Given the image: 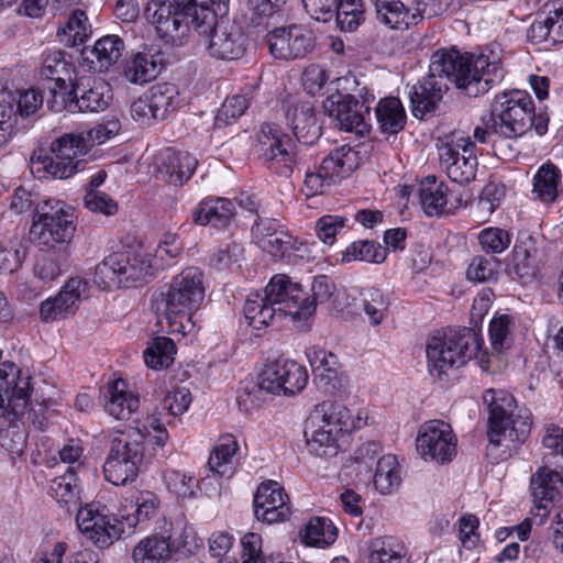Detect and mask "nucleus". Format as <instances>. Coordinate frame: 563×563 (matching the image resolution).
Masks as SVG:
<instances>
[{
  "label": "nucleus",
  "instance_id": "f257e3e1",
  "mask_svg": "<svg viewBox=\"0 0 563 563\" xmlns=\"http://www.w3.org/2000/svg\"><path fill=\"white\" fill-rule=\"evenodd\" d=\"M503 77L500 59L493 52L475 55L461 54L455 48L438 49L431 55L428 76L409 91L412 113L423 118L433 111L451 82L466 96L476 98Z\"/></svg>",
  "mask_w": 563,
  "mask_h": 563
},
{
  "label": "nucleus",
  "instance_id": "f03ea898",
  "mask_svg": "<svg viewBox=\"0 0 563 563\" xmlns=\"http://www.w3.org/2000/svg\"><path fill=\"white\" fill-rule=\"evenodd\" d=\"M183 253V244L175 234H166L155 254L112 253L96 266L93 283L101 289L133 287L152 277Z\"/></svg>",
  "mask_w": 563,
  "mask_h": 563
},
{
  "label": "nucleus",
  "instance_id": "7ed1b4c3",
  "mask_svg": "<svg viewBox=\"0 0 563 563\" xmlns=\"http://www.w3.org/2000/svg\"><path fill=\"white\" fill-rule=\"evenodd\" d=\"M243 311L247 323L260 330L275 318L307 321L313 316L314 308L300 284L292 283L287 275L277 274L265 287L264 296L258 292L249 295Z\"/></svg>",
  "mask_w": 563,
  "mask_h": 563
},
{
  "label": "nucleus",
  "instance_id": "20e7f679",
  "mask_svg": "<svg viewBox=\"0 0 563 563\" xmlns=\"http://www.w3.org/2000/svg\"><path fill=\"white\" fill-rule=\"evenodd\" d=\"M30 377L10 363L0 366V445L12 456L26 448V432L20 427L29 406Z\"/></svg>",
  "mask_w": 563,
  "mask_h": 563
},
{
  "label": "nucleus",
  "instance_id": "39448f33",
  "mask_svg": "<svg viewBox=\"0 0 563 563\" xmlns=\"http://www.w3.org/2000/svg\"><path fill=\"white\" fill-rule=\"evenodd\" d=\"M482 342L481 335L468 328L451 329L442 335L431 336L426 347L429 373L442 380L450 371L463 366L471 358L488 371L489 356L482 350Z\"/></svg>",
  "mask_w": 563,
  "mask_h": 563
},
{
  "label": "nucleus",
  "instance_id": "423d86ee",
  "mask_svg": "<svg viewBox=\"0 0 563 563\" xmlns=\"http://www.w3.org/2000/svg\"><path fill=\"white\" fill-rule=\"evenodd\" d=\"M203 298V274L199 268L187 267L176 275L164 294L168 331L183 334L190 332L195 328V311Z\"/></svg>",
  "mask_w": 563,
  "mask_h": 563
},
{
  "label": "nucleus",
  "instance_id": "0eeeda50",
  "mask_svg": "<svg viewBox=\"0 0 563 563\" xmlns=\"http://www.w3.org/2000/svg\"><path fill=\"white\" fill-rule=\"evenodd\" d=\"M483 401L488 409V440L492 449L501 445L503 440L521 443L531 430V413L518 408L512 395L503 389H487Z\"/></svg>",
  "mask_w": 563,
  "mask_h": 563
},
{
  "label": "nucleus",
  "instance_id": "6e6552de",
  "mask_svg": "<svg viewBox=\"0 0 563 563\" xmlns=\"http://www.w3.org/2000/svg\"><path fill=\"white\" fill-rule=\"evenodd\" d=\"M308 382L303 366L291 360H278L265 366L258 376V383L245 388L238 397L242 411L251 412L264 401V393L295 395L301 391Z\"/></svg>",
  "mask_w": 563,
  "mask_h": 563
},
{
  "label": "nucleus",
  "instance_id": "1a4fd4ad",
  "mask_svg": "<svg viewBox=\"0 0 563 563\" xmlns=\"http://www.w3.org/2000/svg\"><path fill=\"white\" fill-rule=\"evenodd\" d=\"M141 429L128 428L113 432L108 457L103 464L104 477L115 486L135 481L144 453Z\"/></svg>",
  "mask_w": 563,
  "mask_h": 563
},
{
  "label": "nucleus",
  "instance_id": "9d476101",
  "mask_svg": "<svg viewBox=\"0 0 563 563\" xmlns=\"http://www.w3.org/2000/svg\"><path fill=\"white\" fill-rule=\"evenodd\" d=\"M201 19L197 22V32L205 37L208 54L216 59L232 62L243 57L246 51V37L242 27L233 21L217 19L208 5L200 7Z\"/></svg>",
  "mask_w": 563,
  "mask_h": 563
},
{
  "label": "nucleus",
  "instance_id": "9b49d317",
  "mask_svg": "<svg viewBox=\"0 0 563 563\" xmlns=\"http://www.w3.org/2000/svg\"><path fill=\"white\" fill-rule=\"evenodd\" d=\"M534 102L525 90H511L497 95L493 103L490 121L494 133L506 139H517L533 125Z\"/></svg>",
  "mask_w": 563,
  "mask_h": 563
},
{
  "label": "nucleus",
  "instance_id": "f8f14e48",
  "mask_svg": "<svg viewBox=\"0 0 563 563\" xmlns=\"http://www.w3.org/2000/svg\"><path fill=\"white\" fill-rule=\"evenodd\" d=\"M206 3L198 0H152L145 9V16L163 40L174 43L185 35L189 23L197 30V22L201 19L200 7Z\"/></svg>",
  "mask_w": 563,
  "mask_h": 563
},
{
  "label": "nucleus",
  "instance_id": "ddd939ff",
  "mask_svg": "<svg viewBox=\"0 0 563 563\" xmlns=\"http://www.w3.org/2000/svg\"><path fill=\"white\" fill-rule=\"evenodd\" d=\"M74 213L65 202L46 199L37 201L31 238L43 245L69 242L75 232Z\"/></svg>",
  "mask_w": 563,
  "mask_h": 563
},
{
  "label": "nucleus",
  "instance_id": "4468645a",
  "mask_svg": "<svg viewBox=\"0 0 563 563\" xmlns=\"http://www.w3.org/2000/svg\"><path fill=\"white\" fill-rule=\"evenodd\" d=\"M88 143L81 134H64L51 145L49 155L34 153L32 163L38 165L54 178L65 179L74 175L80 168L81 156L87 154Z\"/></svg>",
  "mask_w": 563,
  "mask_h": 563
},
{
  "label": "nucleus",
  "instance_id": "2eb2a0df",
  "mask_svg": "<svg viewBox=\"0 0 563 563\" xmlns=\"http://www.w3.org/2000/svg\"><path fill=\"white\" fill-rule=\"evenodd\" d=\"M76 522L81 533L99 548H107L125 538L121 519L113 517L106 506L87 504L78 509Z\"/></svg>",
  "mask_w": 563,
  "mask_h": 563
},
{
  "label": "nucleus",
  "instance_id": "dca6fc26",
  "mask_svg": "<svg viewBox=\"0 0 563 563\" xmlns=\"http://www.w3.org/2000/svg\"><path fill=\"white\" fill-rule=\"evenodd\" d=\"M269 54L282 60L302 59L313 52L316 37L301 24L275 27L265 36Z\"/></svg>",
  "mask_w": 563,
  "mask_h": 563
},
{
  "label": "nucleus",
  "instance_id": "f3484780",
  "mask_svg": "<svg viewBox=\"0 0 563 563\" xmlns=\"http://www.w3.org/2000/svg\"><path fill=\"white\" fill-rule=\"evenodd\" d=\"M260 157L266 167L282 177H290L295 165L291 140L280 129L264 123L258 133Z\"/></svg>",
  "mask_w": 563,
  "mask_h": 563
},
{
  "label": "nucleus",
  "instance_id": "a211bd4d",
  "mask_svg": "<svg viewBox=\"0 0 563 563\" xmlns=\"http://www.w3.org/2000/svg\"><path fill=\"white\" fill-rule=\"evenodd\" d=\"M325 112L336 122L341 131L364 136L371 130V106L353 95L335 93L325 99Z\"/></svg>",
  "mask_w": 563,
  "mask_h": 563
},
{
  "label": "nucleus",
  "instance_id": "6ab92c4d",
  "mask_svg": "<svg viewBox=\"0 0 563 563\" xmlns=\"http://www.w3.org/2000/svg\"><path fill=\"white\" fill-rule=\"evenodd\" d=\"M416 448L424 461L444 464L452 461L456 454V438L449 423L430 420L420 427Z\"/></svg>",
  "mask_w": 563,
  "mask_h": 563
},
{
  "label": "nucleus",
  "instance_id": "aec40b11",
  "mask_svg": "<svg viewBox=\"0 0 563 563\" xmlns=\"http://www.w3.org/2000/svg\"><path fill=\"white\" fill-rule=\"evenodd\" d=\"M441 167L448 177L457 184H467L475 179L477 156L475 144L461 137L455 143H445L439 147Z\"/></svg>",
  "mask_w": 563,
  "mask_h": 563
},
{
  "label": "nucleus",
  "instance_id": "412c9836",
  "mask_svg": "<svg viewBox=\"0 0 563 563\" xmlns=\"http://www.w3.org/2000/svg\"><path fill=\"white\" fill-rule=\"evenodd\" d=\"M88 283L80 278H70L53 298L41 303L40 314L43 321L52 322L73 316L81 298L87 296Z\"/></svg>",
  "mask_w": 563,
  "mask_h": 563
},
{
  "label": "nucleus",
  "instance_id": "4be33fe9",
  "mask_svg": "<svg viewBox=\"0 0 563 563\" xmlns=\"http://www.w3.org/2000/svg\"><path fill=\"white\" fill-rule=\"evenodd\" d=\"M254 514L267 523L284 521L289 515L288 496L275 481L262 483L254 496Z\"/></svg>",
  "mask_w": 563,
  "mask_h": 563
},
{
  "label": "nucleus",
  "instance_id": "5701e85b",
  "mask_svg": "<svg viewBox=\"0 0 563 563\" xmlns=\"http://www.w3.org/2000/svg\"><path fill=\"white\" fill-rule=\"evenodd\" d=\"M173 523L165 522L161 531L140 540L132 551L134 563H168L174 553Z\"/></svg>",
  "mask_w": 563,
  "mask_h": 563
},
{
  "label": "nucleus",
  "instance_id": "b1692460",
  "mask_svg": "<svg viewBox=\"0 0 563 563\" xmlns=\"http://www.w3.org/2000/svg\"><path fill=\"white\" fill-rule=\"evenodd\" d=\"M197 159L188 152L164 148L156 155V170L168 184L183 186L188 181L196 167Z\"/></svg>",
  "mask_w": 563,
  "mask_h": 563
},
{
  "label": "nucleus",
  "instance_id": "393cba45",
  "mask_svg": "<svg viewBox=\"0 0 563 563\" xmlns=\"http://www.w3.org/2000/svg\"><path fill=\"white\" fill-rule=\"evenodd\" d=\"M235 217L234 203L225 198H207L192 210V220L198 225H212L217 229L227 228Z\"/></svg>",
  "mask_w": 563,
  "mask_h": 563
},
{
  "label": "nucleus",
  "instance_id": "a878e982",
  "mask_svg": "<svg viewBox=\"0 0 563 563\" xmlns=\"http://www.w3.org/2000/svg\"><path fill=\"white\" fill-rule=\"evenodd\" d=\"M544 18L538 19L529 27L528 36L532 42L550 41L553 44L563 42V0H553L547 4Z\"/></svg>",
  "mask_w": 563,
  "mask_h": 563
},
{
  "label": "nucleus",
  "instance_id": "bb28decb",
  "mask_svg": "<svg viewBox=\"0 0 563 563\" xmlns=\"http://www.w3.org/2000/svg\"><path fill=\"white\" fill-rule=\"evenodd\" d=\"M286 118L294 135L300 143L312 145L321 136V125L318 123L314 109L310 102L290 108Z\"/></svg>",
  "mask_w": 563,
  "mask_h": 563
},
{
  "label": "nucleus",
  "instance_id": "cd10ccee",
  "mask_svg": "<svg viewBox=\"0 0 563 563\" xmlns=\"http://www.w3.org/2000/svg\"><path fill=\"white\" fill-rule=\"evenodd\" d=\"M162 69L163 58L159 52H139L124 63L122 75L133 85H144L154 80Z\"/></svg>",
  "mask_w": 563,
  "mask_h": 563
},
{
  "label": "nucleus",
  "instance_id": "c85d7f7f",
  "mask_svg": "<svg viewBox=\"0 0 563 563\" xmlns=\"http://www.w3.org/2000/svg\"><path fill=\"white\" fill-rule=\"evenodd\" d=\"M377 20L391 30H407L421 20L419 9L412 11L400 0H375Z\"/></svg>",
  "mask_w": 563,
  "mask_h": 563
},
{
  "label": "nucleus",
  "instance_id": "c756f323",
  "mask_svg": "<svg viewBox=\"0 0 563 563\" xmlns=\"http://www.w3.org/2000/svg\"><path fill=\"white\" fill-rule=\"evenodd\" d=\"M113 98L111 86L104 80L77 82L76 113L104 111Z\"/></svg>",
  "mask_w": 563,
  "mask_h": 563
},
{
  "label": "nucleus",
  "instance_id": "7c9ffc66",
  "mask_svg": "<svg viewBox=\"0 0 563 563\" xmlns=\"http://www.w3.org/2000/svg\"><path fill=\"white\" fill-rule=\"evenodd\" d=\"M133 506V514L121 516L125 537L132 534L137 526L146 527L148 521L157 519L161 515V500L153 492H140L134 498Z\"/></svg>",
  "mask_w": 563,
  "mask_h": 563
},
{
  "label": "nucleus",
  "instance_id": "2f4dec72",
  "mask_svg": "<svg viewBox=\"0 0 563 563\" xmlns=\"http://www.w3.org/2000/svg\"><path fill=\"white\" fill-rule=\"evenodd\" d=\"M358 153L350 145L333 148L321 162L320 167L336 184L349 177L358 166Z\"/></svg>",
  "mask_w": 563,
  "mask_h": 563
},
{
  "label": "nucleus",
  "instance_id": "473e14b6",
  "mask_svg": "<svg viewBox=\"0 0 563 563\" xmlns=\"http://www.w3.org/2000/svg\"><path fill=\"white\" fill-rule=\"evenodd\" d=\"M140 400L136 395L128 390L123 379L113 380L108 385V400L106 411L118 420H126L139 409Z\"/></svg>",
  "mask_w": 563,
  "mask_h": 563
},
{
  "label": "nucleus",
  "instance_id": "72a5a7b5",
  "mask_svg": "<svg viewBox=\"0 0 563 563\" xmlns=\"http://www.w3.org/2000/svg\"><path fill=\"white\" fill-rule=\"evenodd\" d=\"M561 482V475L548 467H541L531 478L532 496L538 509L544 511L543 518L549 515L548 504L555 501L560 496L558 485Z\"/></svg>",
  "mask_w": 563,
  "mask_h": 563
},
{
  "label": "nucleus",
  "instance_id": "f704fd0d",
  "mask_svg": "<svg viewBox=\"0 0 563 563\" xmlns=\"http://www.w3.org/2000/svg\"><path fill=\"white\" fill-rule=\"evenodd\" d=\"M309 417L316 423H323L341 437L354 428L350 410L343 404L335 401L328 400L317 405Z\"/></svg>",
  "mask_w": 563,
  "mask_h": 563
},
{
  "label": "nucleus",
  "instance_id": "c9c22d12",
  "mask_svg": "<svg viewBox=\"0 0 563 563\" xmlns=\"http://www.w3.org/2000/svg\"><path fill=\"white\" fill-rule=\"evenodd\" d=\"M305 437L309 451L320 457H332L339 451V435L328 429L323 423H316L308 418L305 427Z\"/></svg>",
  "mask_w": 563,
  "mask_h": 563
},
{
  "label": "nucleus",
  "instance_id": "e433bc0d",
  "mask_svg": "<svg viewBox=\"0 0 563 563\" xmlns=\"http://www.w3.org/2000/svg\"><path fill=\"white\" fill-rule=\"evenodd\" d=\"M146 93L158 121L168 118L169 114L176 112L184 103L177 86L170 82L156 84Z\"/></svg>",
  "mask_w": 563,
  "mask_h": 563
},
{
  "label": "nucleus",
  "instance_id": "4c0bfd02",
  "mask_svg": "<svg viewBox=\"0 0 563 563\" xmlns=\"http://www.w3.org/2000/svg\"><path fill=\"white\" fill-rule=\"evenodd\" d=\"M446 191V186L439 183L435 177H427L420 183L418 195L426 214L433 217L444 212L448 203Z\"/></svg>",
  "mask_w": 563,
  "mask_h": 563
},
{
  "label": "nucleus",
  "instance_id": "58836bf2",
  "mask_svg": "<svg viewBox=\"0 0 563 563\" xmlns=\"http://www.w3.org/2000/svg\"><path fill=\"white\" fill-rule=\"evenodd\" d=\"M376 118L384 133L396 134L406 123L404 107L398 98L382 99L376 107Z\"/></svg>",
  "mask_w": 563,
  "mask_h": 563
},
{
  "label": "nucleus",
  "instance_id": "ea45409f",
  "mask_svg": "<svg viewBox=\"0 0 563 563\" xmlns=\"http://www.w3.org/2000/svg\"><path fill=\"white\" fill-rule=\"evenodd\" d=\"M124 49L125 44L120 36L114 34L102 36L90 51L95 58L92 63L97 64L100 71L108 70L121 58Z\"/></svg>",
  "mask_w": 563,
  "mask_h": 563
},
{
  "label": "nucleus",
  "instance_id": "a19ab883",
  "mask_svg": "<svg viewBox=\"0 0 563 563\" xmlns=\"http://www.w3.org/2000/svg\"><path fill=\"white\" fill-rule=\"evenodd\" d=\"M401 484L400 465L393 454H387L378 459L374 474L375 488L380 494H390Z\"/></svg>",
  "mask_w": 563,
  "mask_h": 563
},
{
  "label": "nucleus",
  "instance_id": "79ce46f5",
  "mask_svg": "<svg viewBox=\"0 0 563 563\" xmlns=\"http://www.w3.org/2000/svg\"><path fill=\"white\" fill-rule=\"evenodd\" d=\"M78 483L75 474V467L69 466L65 474L55 477L49 486V494L68 512L76 508L78 504Z\"/></svg>",
  "mask_w": 563,
  "mask_h": 563
},
{
  "label": "nucleus",
  "instance_id": "37998d69",
  "mask_svg": "<svg viewBox=\"0 0 563 563\" xmlns=\"http://www.w3.org/2000/svg\"><path fill=\"white\" fill-rule=\"evenodd\" d=\"M306 355L314 377L324 385H331L338 378V357L319 346L309 347Z\"/></svg>",
  "mask_w": 563,
  "mask_h": 563
},
{
  "label": "nucleus",
  "instance_id": "c03bdc74",
  "mask_svg": "<svg viewBox=\"0 0 563 563\" xmlns=\"http://www.w3.org/2000/svg\"><path fill=\"white\" fill-rule=\"evenodd\" d=\"M369 563H409L405 545L393 537L375 539L369 547Z\"/></svg>",
  "mask_w": 563,
  "mask_h": 563
},
{
  "label": "nucleus",
  "instance_id": "a18cd8bd",
  "mask_svg": "<svg viewBox=\"0 0 563 563\" xmlns=\"http://www.w3.org/2000/svg\"><path fill=\"white\" fill-rule=\"evenodd\" d=\"M75 67L66 59L63 51H51L44 57L41 76L52 82H71Z\"/></svg>",
  "mask_w": 563,
  "mask_h": 563
},
{
  "label": "nucleus",
  "instance_id": "49530a36",
  "mask_svg": "<svg viewBox=\"0 0 563 563\" xmlns=\"http://www.w3.org/2000/svg\"><path fill=\"white\" fill-rule=\"evenodd\" d=\"M507 273L512 279L521 284L531 282L536 276V265L530 250L525 244H516L511 260L507 265Z\"/></svg>",
  "mask_w": 563,
  "mask_h": 563
},
{
  "label": "nucleus",
  "instance_id": "de8ad7c7",
  "mask_svg": "<svg viewBox=\"0 0 563 563\" xmlns=\"http://www.w3.org/2000/svg\"><path fill=\"white\" fill-rule=\"evenodd\" d=\"M334 15L341 31H356L365 21V11L362 0H338Z\"/></svg>",
  "mask_w": 563,
  "mask_h": 563
},
{
  "label": "nucleus",
  "instance_id": "09e8293b",
  "mask_svg": "<svg viewBox=\"0 0 563 563\" xmlns=\"http://www.w3.org/2000/svg\"><path fill=\"white\" fill-rule=\"evenodd\" d=\"M176 346L169 338L157 336L143 353L145 364L154 369L168 367L174 362Z\"/></svg>",
  "mask_w": 563,
  "mask_h": 563
},
{
  "label": "nucleus",
  "instance_id": "8fccbe9b",
  "mask_svg": "<svg viewBox=\"0 0 563 563\" xmlns=\"http://www.w3.org/2000/svg\"><path fill=\"white\" fill-rule=\"evenodd\" d=\"M560 170L552 164L543 165L534 176L533 192L545 202H553L559 195Z\"/></svg>",
  "mask_w": 563,
  "mask_h": 563
},
{
  "label": "nucleus",
  "instance_id": "3c124183",
  "mask_svg": "<svg viewBox=\"0 0 563 563\" xmlns=\"http://www.w3.org/2000/svg\"><path fill=\"white\" fill-rule=\"evenodd\" d=\"M238 448V442L232 435L221 438L208 460L210 470L221 476H231L232 468L230 464Z\"/></svg>",
  "mask_w": 563,
  "mask_h": 563
},
{
  "label": "nucleus",
  "instance_id": "603ef678",
  "mask_svg": "<svg viewBox=\"0 0 563 563\" xmlns=\"http://www.w3.org/2000/svg\"><path fill=\"white\" fill-rule=\"evenodd\" d=\"M362 308L372 325H379L387 316L388 297L378 288H367L361 292Z\"/></svg>",
  "mask_w": 563,
  "mask_h": 563
},
{
  "label": "nucleus",
  "instance_id": "864d4df0",
  "mask_svg": "<svg viewBox=\"0 0 563 563\" xmlns=\"http://www.w3.org/2000/svg\"><path fill=\"white\" fill-rule=\"evenodd\" d=\"M51 98L47 100V108L56 113L68 111L76 113L77 82H53L48 86Z\"/></svg>",
  "mask_w": 563,
  "mask_h": 563
},
{
  "label": "nucleus",
  "instance_id": "5fc2aeb1",
  "mask_svg": "<svg viewBox=\"0 0 563 563\" xmlns=\"http://www.w3.org/2000/svg\"><path fill=\"white\" fill-rule=\"evenodd\" d=\"M338 537V529L322 517L311 519L302 533L303 541L309 545L325 547L332 544Z\"/></svg>",
  "mask_w": 563,
  "mask_h": 563
},
{
  "label": "nucleus",
  "instance_id": "6e6d98bb",
  "mask_svg": "<svg viewBox=\"0 0 563 563\" xmlns=\"http://www.w3.org/2000/svg\"><path fill=\"white\" fill-rule=\"evenodd\" d=\"M385 260L386 251L379 244L368 240L353 242L342 253L343 263L362 261L379 264Z\"/></svg>",
  "mask_w": 563,
  "mask_h": 563
},
{
  "label": "nucleus",
  "instance_id": "4d7b16f0",
  "mask_svg": "<svg viewBox=\"0 0 563 563\" xmlns=\"http://www.w3.org/2000/svg\"><path fill=\"white\" fill-rule=\"evenodd\" d=\"M91 33V26L85 11L75 10L68 18L66 25L58 30V36H67V44L71 46L85 42Z\"/></svg>",
  "mask_w": 563,
  "mask_h": 563
},
{
  "label": "nucleus",
  "instance_id": "13d9d810",
  "mask_svg": "<svg viewBox=\"0 0 563 563\" xmlns=\"http://www.w3.org/2000/svg\"><path fill=\"white\" fill-rule=\"evenodd\" d=\"M499 261L494 256H475L468 265L467 278L485 283L497 279Z\"/></svg>",
  "mask_w": 563,
  "mask_h": 563
},
{
  "label": "nucleus",
  "instance_id": "bf43d9fd",
  "mask_svg": "<svg viewBox=\"0 0 563 563\" xmlns=\"http://www.w3.org/2000/svg\"><path fill=\"white\" fill-rule=\"evenodd\" d=\"M478 242L486 253L500 254L509 247L511 236L505 229L490 227L479 232Z\"/></svg>",
  "mask_w": 563,
  "mask_h": 563
},
{
  "label": "nucleus",
  "instance_id": "052dcab7",
  "mask_svg": "<svg viewBox=\"0 0 563 563\" xmlns=\"http://www.w3.org/2000/svg\"><path fill=\"white\" fill-rule=\"evenodd\" d=\"M164 481L167 488L180 498L192 497L197 487L195 477L176 470L166 471Z\"/></svg>",
  "mask_w": 563,
  "mask_h": 563
},
{
  "label": "nucleus",
  "instance_id": "680f3d73",
  "mask_svg": "<svg viewBox=\"0 0 563 563\" xmlns=\"http://www.w3.org/2000/svg\"><path fill=\"white\" fill-rule=\"evenodd\" d=\"M191 394L188 388L179 387L169 391L161 402L162 411H166L170 417L183 415L189 408Z\"/></svg>",
  "mask_w": 563,
  "mask_h": 563
},
{
  "label": "nucleus",
  "instance_id": "e2e57ef3",
  "mask_svg": "<svg viewBox=\"0 0 563 563\" xmlns=\"http://www.w3.org/2000/svg\"><path fill=\"white\" fill-rule=\"evenodd\" d=\"M510 323L511 318L507 314H501L494 318L489 324V336L493 350L501 352L510 345Z\"/></svg>",
  "mask_w": 563,
  "mask_h": 563
},
{
  "label": "nucleus",
  "instance_id": "0e129e2a",
  "mask_svg": "<svg viewBox=\"0 0 563 563\" xmlns=\"http://www.w3.org/2000/svg\"><path fill=\"white\" fill-rule=\"evenodd\" d=\"M84 202L90 211L100 212L106 216H112L118 210L117 202L100 190L88 189Z\"/></svg>",
  "mask_w": 563,
  "mask_h": 563
},
{
  "label": "nucleus",
  "instance_id": "69168bd1",
  "mask_svg": "<svg viewBox=\"0 0 563 563\" xmlns=\"http://www.w3.org/2000/svg\"><path fill=\"white\" fill-rule=\"evenodd\" d=\"M504 196L505 187L503 185L489 183L483 188L477 207L489 216L500 205Z\"/></svg>",
  "mask_w": 563,
  "mask_h": 563
},
{
  "label": "nucleus",
  "instance_id": "338daca9",
  "mask_svg": "<svg viewBox=\"0 0 563 563\" xmlns=\"http://www.w3.org/2000/svg\"><path fill=\"white\" fill-rule=\"evenodd\" d=\"M249 107V99L243 95L228 97L218 112L217 121L229 123V119L241 117Z\"/></svg>",
  "mask_w": 563,
  "mask_h": 563
},
{
  "label": "nucleus",
  "instance_id": "774afa93",
  "mask_svg": "<svg viewBox=\"0 0 563 563\" xmlns=\"http://www.w3.org/2000/svg\"><path fill=\"white\" fill-rule=\"evenodd\" d=\"M241 563H265L262 555V538L254 532L246 533L241 539Z\"/></svg>",
  "mask_w": 563,
  "mask_h": 563
}]
</instances>
